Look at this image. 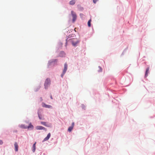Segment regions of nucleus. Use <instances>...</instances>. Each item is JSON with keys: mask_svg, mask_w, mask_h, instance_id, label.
<instances>
[{"mask_svg": "<svg viewBox=\"0 0 155 155\" xmlns=\"http://www.w3.org/2000/svg\"><path fill=\"white\" fill-rule=\"evenodd\" d=\"M36 129L37 130H46V129L45 128L41 126H37L36 127Z\"/></svg>", "mask_w": 155, "mask_h": 155, "instance_id": "423d86ee", "label": "nucleus"}, {"mask_svg": "<svg viewBox=\"0 0 155 155\" xmlns=\"http://www.w3.org/2000/svg\"><path fill=\"white\" fill-rule=\"evenodd\" d=\"M33 126L31 124V123L27 127V128H33Z\"/></svg>", "mask_w": 155, "mask_h": 155, "instance_id": "dca6fc26", "label": "nucleus"}, {"mask_svg": "<svg viewBox=\"0 0 155 155\" xmlns=\"http://www.w3.org/2000/svg\"><path fill=\"white\" fill-rule=\"evenodd\" d=\"M36 142H35L33 145L32 146V151L33 152H35V144Z\"/></svg>", "mask_w": 155, "mask_h": 155, "instance_id": "9b49d317", "label": "nucleus"}, {"mask_svg": "<svg viewBox=\"0 0 155 155\" xmlns=\"http://www.w3.org/2000/svg\"><path fill=\"white\" fill-rule=\"evenodd\" d=\"M40 98H41V101H42V97H41Z\"/></svg>", "mask_w": 155, "mask_h": 155, "instance_id": "b1692460", "label": "nucleus"}, {"mask_svg": "<svg viewBox=\"0 0 155 155\" xmlns=\"http://www.w3.org/2000/svg\"><path fill=\"white\" fill-rule=\"evenodd\" d=\"M68 68V65L66 63H65L64 64V68L63 71L64 73H66Z\"/></svg>", "mask_w": 155, "mask_h": 155, "instance_id": "6e6552de", "label": "nucleus"}, {"mask_svg": "<svg viewBox=\"0 0 155 155\" xmlns=\"http://www.w3.org/2000/svg\"><path fill=\"white\" fill-rule=\"evenodd\" d=\"M41 124L47 127H50L51 126V124H48L46 122H41Z\"/></svg>", "mask_w": 155, "mask_h": 155, "instance_id": "39448f33", "label": "nucleus"}, {"mask_svg": "<svg viewBox=\"0 0 155 155\" xmlns=\"http://www.w3.org/2000/svg\"><path fill=\"white\" fill-rule=\"evenodd\" d=\"M50 136L51 134L50 133H49V134H48L47 136L44 139V140L43 141V142L48 140L50 137Z\"/></svg>", "mask_w": 155, "mask_h": 155, "instance_id": "0eeeda50", "label": "nucleus"}, {"mask_svg": "<svg viewBox=\"0 0 155 155\" xmlns=\"http://www.w3.org/2000/svg\"><path fill=\"white\" fill-rule=\"evenodd\" d=\"M14 146L15 147V150L16 151H18V145L16 142H15L14 144Z\"/></svg>", "mask_w": 155, "mask_h": 155, "instance_id": "1a4fd4ad", "label": "nucleus"}, {"mask_svg": "<svg viewBox=\"0 0 155 155\" xmlns=\"http://www.w3.org/2000/svg\"><path fill=\"white\" fill-rule=\"evenodd\" d=\"M75 0H72L70 1L69 2V4L70 5H73L75 4Z\"/></svg>", "mask_w": 155, "mask_h": 155, "instance_id": "f8f14e48", "label": "nucleus"}, {"mask_svg": "<svg viewBox=\"0 0 155 155\" xmlns=\"http://www.w3.org/2000/svg\"><path fill=\"white\" fill-rule=\"evenodd\" d=\"M98 0H93V2L94 3H96Z\"/></svg>", "mask_w": 155, "mask_h": 155, "instance_id": "aec40b11", "label": "nucleus"}, {"mask_svg": "<svg viewBox=\"0 0 155 155\" xmlns=\"http://www.w3.org/2000/svg\"><path fill=\"white\" fill-rule=\"evenodd\" d=\"M51 81L49 78H47L45 82V89L47 88L48 86L50 84Z\"/></svg>", "mask_w": 155, "mask_h": 155, "instance_id": "f257e3e1", "label": "nucleus"}, {"mask_svg": "<svg viewBox=\"0 0 155 155\" xmlns=\"http://www.w3.org/2000/svg\"><path fill=\"white\" fill-rule=\"evenodd\" d=\"M3 143V141L2 140H0V144H2Z\"/></svg>", "mask_w": 155, "mask_h": 155, "instance_id": "412c9836", "label": "nucleus"}, {"mask_svg": "<svg viewBox=\"0 0 155 155\" xmlns=\"http://www.w3.org/2000/svg\"><path fill=\"white\" fill-rule=\"evenodd\" d=\"M38 117L40 119V120H44V118L42 117V116L41 115L39 114H38Z\"/></svg>", "mask_w": 155, "mask_h": 155, "instance_id": "2eb2a0df", "label": "nucleus"}, {"mask_svg": "<svg viewBox=\"0 0 155 155\" xmlns=\"http://www.w3.org/2000/svg\"><path fill=\"white\" fill-rule=\"evenodd\" d=\"M80 17L81 18L83 17V16H84V15L82 14H80Z\"/></svg>", "mask_w": 155, "mask_h": 155, "instance_id": "6ab92c4d", "label": "nucleus"}, {"mask_svg": "<svg viewBox=\"0 0 155 155\" xmlns=\"http://www.w3.org/2000/svg\"><path fill=\"white\" fill-rule=\"evenodd\" d=\"M65 73H64V71L63 72V73H62V74H61V77H63V75H64V74H65Z\"/></svg>", "mask_w": 155, "mask_h": 155, "instance_id": "a211bd4d", "label": "nucleus"}, {"mask_svg": "<svg viewBox=\"0 0 155 155\" xmlns=\"http://www.w3.org/2000/svg\"><path fill=\"white\" fill-rule=\"evenodd\" d=\"M74 122H73L72 124V126L71 127H74Z\"/></svg>", "mask_w": 155, "mask_h": 155, "instance_id": "4be33fe9", "label": "nucleus"}, {"mask_svg": "<svg viewBox=\"0 0 155 155\" xmlns=\"http://www.w3.org/2000/svg\"><path fill=\"white\" fill-rule=\"evenodd\" d=\"M42 106L43 107H45L46 108H52V107L51 105L46 104L44 103H42Z\"/></svg>", "mask_w": 155, "mask_h": 155, "instance_id": "20e7f679", "label": "nucleus"}, {"mask_svg": "<svg viewBox=\"0 0 155 155\" xmlns=\"http://www.w3.org/2000/svg\"><path fill=\"white\" fill-rule=\"evenodd\" d=\"M149 69H150L149 68H147V69H146V73L145 74V77H147L148 75V74L149 73Z\"/></svg>", "mask_w": 155, "mask_h": 155, "instance_id": "9d476101", "label": "nucleus"}, {"mask_svg": "<svg viewBox=\"0 0 155 155\" xmlns=\"http://www.w3.org/2000/svg\"><path fill=\"white\" fill-rule=\"evenodd\" d=\"M50 97H51V99H53V98H52V96L51 95Z\"/></svg>", "mask_w": 155, "mask_h": 155, "instance_id": "5701e85b", "label": "nucleus"}, {"mask_svg": "<svg viewBox=\"0 0 155 155\" xmlns=\"http://www.w3.org/2000/svg\"><path fill=\"white\" fill-rule=\"evenodd\" d=\"M71 43L72 45L74 46L76 45L79 42L78 41L76 40V39H71Z\"/></svg>", "mask_w": 155, "mask_h": 155, "instance_id": "7ed1b4c3", "label": "nucleus"}, {"mask_svg": "<svg viewBox=\"0 0 155 155\" xmlns=\"http://www.w3.org/2000/svg\"><path fill=\"white\" fill-rule=\"evenodd\" d=\"M21 127L22 128H25V129H26V128H27V127H25L24 125H21Z\"/></svg>", "mask_w": 155, "mask_h": 155, "instance_id": "f3484780", "label": "nucleus"}, {"mask_svg": "<svg viewBox=\"0 0 155 155\" xmlns=\"http://www.w3.org/2000/svg\"><path fill=\"white\" fill-rule=\"evenodd\" d=\"M71 15L73 18L72 21L74 22L76 20L77 18L76 14L74 11H71Z\"/></svg>", "mask_w": 155, "mask_h": 155, "instance_id": "f03ea898", "label": "nucleus"}, {"mask_svg": "<svg viewBox=\"0 0 155 155\" xmlns=\"http://www.w3.org/2000/svg\"><path fill=\"white\" fill-rule=\"evenodd\" d=\"M73 127H70L68 129V131L70 132H71L72 130L73 129Z\"/></svg>", "mask_w": 155, "mask_h": 155, "instance_id": "4468645a", "label": "nucleus"}, {"mask_svg": "<svg viewBox=\"0 0 155 155\" xmlns=\"http://www.w3.org/2000/svg\"><path fill=\"white\" fill-rule=\"evenodd\" d=\"M91 19H90L89 21H88V22H87V25H88V26L89 27H90L91 26Z\"/></svg>", "mask_w": 155, "mask_h": 155, "instance_id": "ddd939ff", "label": "nucleus"}]
</instances>
